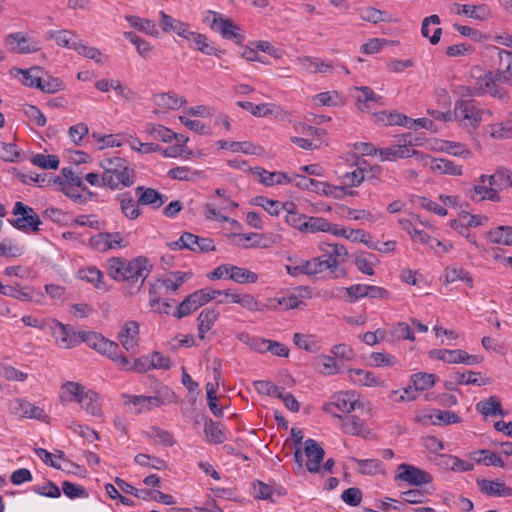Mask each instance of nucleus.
Here are the masks:
<instances>
[{"mask_svg": "<svg viewBox=\"0 0 512 512\" xmlns=\"http://www.w3.org/2000/svg\"><path fill=\"white\" fill-rule=\"evenodd\" d=\"M477 485L482 493L491 496H511L512 488L506 486L504 482L491 481L487 479H477Z\"/></svg>", "mask_w": 512, "mask_h": 512, "instance_id": "a211bd4d", "label": "nucleus"}, {"mask_svg": "<svg viewBox=\"0 0 512 512\" xmlns=\"http://www.w3.org/2000/svg\"><path fill=\"white\" fill-rule=\"evenodd\" d=\"M353 257L354 263L359 271L369 276L375 274V271L372 268V258H376L374 254H368L366 257L364 252H357L353 255Z\"/></svg>", "mask_w": 512, "mask_h": 512, "instance_id": "3c124183", "label": "nucleus"}, {"mask_svg": "<svg viewBox=\"0 0 512 512\" xmlns=\"http://www.w3.org/2000/svg\"><path fill=\"white\" fill-rule=\"evenodd\" d=\"M348 374L350 380L358 385L374 386L379 384L378 379L369 371L362 369H349Z\"/></svg>", "mask_w": 512, "mask_h": 512, "instance_id": "f704fd0d", "label": "nucleus"}, {"mask_svg": "<svg viewBox=\"0 0 512 512\" xmlns=\"http://www.w3.org/2000/svg\"><path fill=\"white\" fill-rule=\"evenodd\" d=\"M458 6V4H456ZM460 7V5H459ZM457 14L465 15L469 18L476 20H484L488 16L487 8L484 4L482 5H462L461 10H458Z\"/></svg>", "mask_w": 512, "mask_h": 512, "instance_id": "603ef678", "label": "nucleus"}, {"mask_svg": "<svg viewBox=\"0 0 512 512\" xmlns=\"http://www.w3.org/2000/svg\"><path fill=\"white\" fill-rule=\"evenodd\" d=\"M124 397L128 399L126 403L138 407V413L172 403L176 400L175 393L166 386L161 387L153 396L124 395Z\"/></svg>", "mask_w": 512, "mask_h": 512, "instance_id": "20e7f679", "label": "nucleus"}, {"mask_svg": "<svg viewBox=\"0 0 512 512\" xmlns=\"http://www.w3.org/2000/svg\"><path fill=\"white\" fill-rule=\"evenodd\" d=\"M486 181H488V186L497 188L498 192L512 187V173L507 170H498L492 175L483 174L479 177V183L484 184Z\"/></svg>", "mask_w": 512, "mask_h": 512, "instance_id": "dca6fc26", "label": "nucleus"}, {"mask_svg": "<svg viewBox=\"0 0 512 512\" xmlns=\"http://www.w3.org/2000/svg\"><path fill=\"white\" fill-rule=\"evenodd\" d=\"M318 363L322 366L320 368V372L325 375H334L340 373L343 368V364L339 363L332 356L321 355L318 358Z\"/></svg>", "mask_w": 512, "mask_h": 512, "instance_id": "c03bdc74", "label": "nucleus"}, {"mask_svg": "<svg viewBox=\"0 0 512 512\" xmlns=\"http://www.w3.org/2000/svg\"><path fill=\"white\" fill-rule=\"evenodd\" d=\"M398 471L395 479L407 482L410 485L421 486L423 484H429L433 480L428 472L413 465L405 463L400 464Z\"/></svg>", "mask_w": 512, "mask_h": 512, "instance_id": "0eeeda50", "label": "nucleus"}, {"mask_svg": "<svg viewBox=\"0 0 512 512\" xmlns=\"http://www.w3.org/2000/svg\"><path fill=\"white\" fill-rule=\"evenodd\" d=\"M375 153H378L381 161H391L397 158L405 159L409 157H416L417 160L423 163L424 166L428 165L429 155H425L418 150H411L409 148L403 147L400 143L395 146L380 148L375 150Z\"/></svg>", "mask_w": 512, "mask_h": 512, "instance_id": "423d86ee", "label": "nucleus"}, {"mask_svg": "<svg viewBox=\"0 0 512 512\" xmlns=\"http://www.w3.org/2000/svg\"><path fill=\"white\" fill-rule=\"evenodd\" d=\"M486 238L494 244L512 246V226H498L486 233Z\"/></svg>", "mask_w": 512, "mask_h": 512, "instance_id": "b1692460", "label": "nucleus"}, {"mask_svg": "<svg viewBox=\"0 0 512 512\" xmlns=\"http://www.w3.org/2000/svg\"><path fill=\"white\" fill-rule=\"evenodd\" d=\"M201 421L204 423V433L209 442L221 444L226 440V435L218 422L213 421L206 415L201 416Z\"/></svg>", "mask_w": 512, "mask_h": 512, "instance_id": "aec40b11", "label": "nucleus"}, {"mask_svg": "<svg viewBox=\"0 0 512 512\" xmlns=\"http://www.w3.org/2000/svg\"><path fill=\"white\" fill-rule=\"evenodd\" d=\"M217 296H220V292L212 288L197 290L183 299L178 305L174 316L178 319L186 317L211 300L216 299Z\"/></svg>", "mask_w": 512, "mask_h": 512, "instance_id": "7ed1b4c3", "label": "nucleus"}, {"mask_svg": "<svg viewBox=\"0 0 512 512\" xmlns=\"http://www.w3.org/2000/svg\"><path fill=\"white\" fill-rule=\"evenodd\" d=\"M217 145L221 149H229L232 152H243L246 154H255V146L249 142H236V141H226V140H219L217 141Z\"/></svg>", "mask_w": 512, "mask_h": 512, "instance_id": "37998d69", "label": "nucleus"}, {"mask_svg": "<svg viewBox=\"0 0 512 512\" xmlns=\"http://www.w3.org/2000/svg\"><path fill=\"white\" fill-rule=\"evenodd\" d=\"M138 498L143 500H154L165 505H172L175 503L174 498L158 490L142 489L139 492Z\"/></svg>", "mask_w": 512, "mask_h": 512, "instance_id": "8fccbe9b", "label": "nucleus"}, {"mask_svg": "<svg viewBox=\"0 0 512 512\" xmlns=\"http://www.w3.org/2000/svg\"><path fill=\"white\" fill-rule=\"evenodd\" d=\"M255 390L259 394L271 396V397H281L282 388L278 387L271 381L267 380H258L253 383Z\"/></svg>", "mask_w": 512, "mask_h": 512, "instance_id": "13d9d810", "label": "nucleus"}, {"mask_svg": "<svg viewBox=\"0 0 512 512\" xmlns=\"http://www.w3.org/2000/svg\"><path fill=\"white\" fill-rule=\"evenodd\" d=\"M332 404L342 412H351L358 408H363V404L356 399L355 392L345 391L333 396Z\"/></svg>", "mask_w": 512, "mask_h": 512, "instance_id": "f3484780", "label": "nucleus"}, {"mask_svg": "<svg viewBox=\"0 0 512 512\" xmlns=\"http://www.w3.org/2000/svg\"><path fill=\"white\" fill-rule=\"evenodd\" d=\"M52 334L56 342L58 344H64L66 348H72L76 346L78 342L75 338L69 336L67 326L60 322H55L52 327Z\"/></svg>", "mask_w": 512, "mask_h": 512, "instance_id": "e433bc0d", "label": "nucleus"}, {"mask_svg": "<svg viewBox=\"0 0 512 512\" xmlns=\"http://www.w3.org/2000/svg\"><path fill=\"white\" fill-rule=\"evenodd\" d=\"M321 267L320 257H315L299 266H286V270L291 276H297L298 274L312 276L321 273Z\"/></svg>", "mask_w": 512, "mask_h": 512, "instance_id": "a878e982", "label": "nucleus"}, {"mask_svg": "<svg viewBox=\"0 0 512 512\" xmlns=\"http://www.w3.org/2000/svg\"><path fill=\"white\" fill-rule=\"evenodd\" d=\"M410 381L418 391H424L434 386L435 375L431 373L418 372L411 376Z\"/></svg>", "mask_w": 512, "mask_h": 512, "instance_id": "a19ab883", "label": "nucleus"}, {"mask_svg": "<svg viewBox=\"0 0 512 512\" xmlns=\"http://www.w3.org/2000/svg\"><path fill=\"white\" fill-rule=\"evenodd\" d=\"M37 89L44 93L53 94L65 89V83L57 77L49 75L46 79L42 78L41 81L37 80Z\"/></svg>", "mask_w": 512, "mask_h": 512, "instance_id": "4c0bfd02", "label": "nucleus"}, {"mask_svg": "<svg viewBox=\"0 0 512 512\" xmlns=\"http://www.w3.org/2000/svg\"><path fill=\"white\" fill-rule=\"evenodd\" d=\"M351 460L357 463V471L362 475H375L381 470L382 463L378 459L362 460L352 457Z\"/></svg>", "mask_w": 512, "mask_h": 512, "instance_id": "ea45409f", "label": "nucleus"}, {"mask_svg": "<svg viewBox=\"0 0 512 512\" xmlns=\"http://www.w3.org/2000/svg\"><path fill=\"white\" fill-rule=\"evenodd\" d=\"M357 90L362 92V96L357 98V107L361 111H368V102L378 103L382 100V97L377 95L370 87L362 86L356 87Z\"/></svg>", "mask_w": 512, "mask_h": 512, "instance_id": "58836bf2", "label": "nucleus"}, {"mask_svg": "<svg viewBox=\"0 0 512 512\" xmlns=\"http://www.w3.org/2000/svg\"><path fill=\"white\" fill-rule=\"evenodd\" d=\"M477 86L479 89L480 96L488 93L491 96L498 98L500 100H508V93L503 88L500 87L498 84H495L493 81V78L491 76V71L485 73L483 76L478 77L477 79Z\"/></svg>", "mask_w": 512, "mask_h": 512, "instance_id": "ddd939ff", "label": "nucleus"}, {"mask_svg": "<svg viewBox=\"0 0 512 512\" xmlns=\"http://www.w3.org/2000/svg\"><path fill=\"white\" fill-rule=\"evenodd\" d=\"M8 222L20 231L31 230L33 232L39 231V226L42 224L38 215L20 216L15 219H9Z\"/></svg>", "mask_w": 512, "mask_h": 512, "instance_id": "c756f323", "label": "nucleus"}, {"mask_svg": "<svg viewBox=\"0 0 512 512\" xmlns=\"http://www.w3.org/2000/svg\"><path fill=\"white\" fill-rule=\"evenodd\" d=\"M210 27L221 34L223 38L234 40L238 45H242L244 41V36L238 33L239 27L231 19L225 18L220 14H215Z\"/></svg>", "mask_w": 512, "mask_h": 512, "instance_id": "6e6552de", "label": "nucleus"}, {"mask_svg": "<svg viewBox=\"0 0 512 512\" xmlns=\"http://www.w3.org/2000/svg\"><path fill=\"white\" fill-rule=\"evenodd\" d=\"M100 167L103 169L102 185L112 190L130 187L135 182L134 169L121 157L105 158L100 162Z\"/></svg>", "mask_w": 512, "mask_h": 512, "instance_id": "f03ea898", "label": "nucleus"}, {"mask_svg": "<svg viewBox=\"0 0 512 512\" xmlns=\"http://www.w3.org/2000/svg\"><path fill=\"white\" fill-rule=\"evenodd\" d=\"M25 116L30 120L35 122L38 127H43L46 125V117L40 111L37 106L25 104L22 109Z\"/></svg>", "mask_w": 512, "mask_h": 512, "instance_id": "338daca9", "label": "nucleus"}, {"mask_svg": "<svg viewBox=\"0 0 512 512\" xmlns=\"http://www.w3.org/2000/svg\"><path fill=\"white\" fill-rule=\"evenodd\" d=\"M330 223L322 217H308L305 220L304 233L327 232Z\"/></svg>", "mask_w": 512, "mask_h": 512, "instance_id": "864d4df0", "label": "nucleus"}, {"mask_svg": "<svg viewBox=\"0 0 512 512\" xmlns=\"http://www.w3.org/2000/svg\"><path fill=\"white\" fill-rule=\"evenodd\" d=\"M24 247L19 245L16 240L5 237L0 242V256L5 258H16L22 256Z\"/></svg>", "mask_w": 512, "mask_h": 512, "instance_id": "7c9ffc66", "label": "nucleus"}, {"mask_svg": "<svg viewBox=\"0 0 512 512\" xmlns=\"http://www.w3.org/2000/svg\"><path fill=\"white\" fill-rule=\"evenodd\" d=\"M80 278L85 280L91 284H93L96 288L106 290V286L104 282H102L103 274L96 267H90L87 269H83L79 272Z\"/></svg>", "mask_w": 512, "mask_h": 512, "instance_id": "a18cd8bd", "label": "nucleus"}, {"mask_svg": "<svg viewBox=\"0 0 512 512\" xmlns=\"http://www.w3.org/2000/svg\"><path fill=\"white\" fill-rule=\"evenodd\" d=\"M31 163L42 169L56 170L59 167L60 161L56 155L36 154L31 158Z\"/></svg>", "mask_w": 512, "mask_h": 512, "instance_id": "6e6d98bb", "label": "nucleus"}, {"mask_svg": "<svg viewBox=\"0 0 512 512\" xmlns=\"http://www.w3.org/2000/svg\"><path fill=\"white\" fill-rule=\"evenodd\" d=\"M95 351L110 358L118 367H125L128 364V358L120 353L119 345L104 336L101 337L100 346Z\"/></svg>", "mask_w": 512, "mask_h": 512, "instance_id": "4468645a", "label": "nucleus"}, {"mask_svg": "<svg viewBox=\"0 0 512 512\" xmlns=\"http://www.w3.org/2000/svg\"><path fill=\"white\" fill-rule=\"evenodd\" d=\"M153 270V264L145 256L131 260L123 257H112L107 261V273L116 281H123L125 295L133 296L139 293Z\"/></svg>", "mask_w": 512, "mask_h": 512, "instance_id": "f257e3e1", "label": "nucleus"}, {"mask_svg": "<svg viewBox=\"0 0 512 512\" xmlns=\"http://www.w3.org/2000/svg\"><path fill=\"white\" fill-rule=\"evenodd\" d=\"M229 279L239 284L255 283L258 280V275L248 269L231 265L229 268Z\"/></svg>", "mask_w": 512, "mask_h": 512, "instance_id": "473e14b6", "label": "nucleus"}, {"mask_svg": "<svg viewBox=\"0 0 512 512\" xmlns=\"http://www.w3.org/2000/svg\"><path fill=\"white\" fill-rule=\"evenodd\" d=\"M219 317V312L214 308H206L201 311L197 320H198V337L200 339L205 338L206 332H208L216 320Z\"/></svg>", "mask_w": 512, "mask_h": 512, "instance_id": "4be33fe9", "label": "nucleus"}, {"mask_svg": "<svg viewBox=\"0 0 512 512\" xmlns=\"http://www.w3.org/2000/svg\"><path fill=\"white\" fill-rule=\"evenodd\" d=\"M252 204L263 207L270 215L278 216L281 210V202L257 196L252 199Z\"/></svg>", "mask_w": 512, "mask_h": 512, "instance_id": "052dcab7", "label": "nucleus"}, {"mask_svg": "<svg viewBox=\"0 0 512 512\" xmlns=\"http://www.w3.org/2000/svg\"><path fill=\"white\" fill-rule=\"evenodd\" d=\"M12 71H15L17 74H22V84L27 87L37 88L36 83L37 80H42V74L44 72L43 68L40 66H32L28 69L22 68H13Z\"/></svg>", "mask_w": 512, "mask_h": 512, "instance_id": "c85d7f7f", "label": "nucleus"}, {"mask_svg": "<svg viewBox=\"0 0 512 512\" xmlns=\"http://www.w3.org/2000/svg\"><path fill=\"white\" fill-rule=\"evenodd\" d=\"M160 24L165 32H174L177 35L183 33L184 22L174 19L164 11H160Z\"/></svg>", "mask_w": 512, "mask_h": 512, "instance_id": "5fc2aeb1", "label": "nucleus"}, {"mask_svg": "<svg viewBox=\"0 0 512 512\" xmlns=\"http://www.w3.org/2000/svg\"><path fill=\"white\" fill-rule=\"evenodd\" d=\"M304 444V452L308 458L306 462L307 470L311 473H318L320 464L325 456V451L319 443L313 439H307Z\"/></svg>", "mask_w": 512, "mask_h": 512, "instance_id": "9d476101", "label": "nucleus"}, {"mask_svg": "<svg viewBox=\"0 0 512 512\" xmlns=\"http://www.w3.org/2000/svg\"><path fill=\"white\" fill-rule=\"evenodd\" d=\"M71 49H74L75 51H77L78 54L86 58L93 59L96 62H100L101 52L99 49L95 47H88L79 41H73L71 44Z\"/></svg>", "mask_w": 512, "mask_h": 512, "instance_id": "774afa93", "label": "nucleus"}, {"mask_svg": "<svg viewBox=\"0 0 512 512\" xmlns=\"http://www.w3.org/2000/svg\"><path fill=\"white\" fill-rule=\"evenodd\" d=\"M294 184L302 190H310L312 192L323 194L325 196H331L334 198L340 197L337 194L338 186H333L326 182H320L303 175H294Z\"/></svg>", "mask_w": 512, "mask_h": 512, "instance_id": "1a4fd4ad", "label": "nucleus"}, {"mask_svg": "<svg viewBox=\"0 0 512 512\" xmlns=\"http://www.w3.org/2000/svg\"><path fill=\"white\" fill-rule=\"evenodd\" d=\"M169 275L172 276L173 279L171 277H168L160 280V282L167 290L176 292L183 283H185L193 276V273L174 271L170 272Z\"/></svg>", "mask_w": 512, "mask_h": 512, "instance_id": "72a5a7b5", "label": "nucleus"}, {"mask_svg": "<svg viewBox=\"0 0 512 512\" xmlns=\"http://www.w3.org/2000/svg\"><path fill=\"white\" fill-rule=\"evenodd\" d=\"M429 418L434 425H450L461 422L460 417L455 412L440 409H433Z\"/></svg>", "mask_w": 512, "mask_h": 512, "instance_id": "c9c22d12", "label": "nucleus"}, {"mask_svg": "<svg viewBox=\"0 0 512 512\" xmlns=\"http://www.w3.org/2000/svg\"><path fill=\"white\" fill-rule=\"evenodd\" d=\"M146 132L154 139L161 140L165 143L171 142L175 137V132L160 124H149Z\"/></svg>", "mask_w": 512, "mask_h": 512, "instance_id": "79ce46f5", "label": "nucleus"}, {"mask_svg": "<svg viewBox=\"0 0 512 512\" xmlns=\"http://www.w3.org/2000/svg\"><path fill=\"white\" fill-rule=\"evenodd\" d=\"M78 403L81 405L82 409L86 411L87 414L96 417L102 415L99 396L94 391H86V393L78 399Z\"/></svg>", "mask_w": 512, "mask_h": 512, "instance_id": "412c9836", "label": "nucleus"}, {"mask_svg": "<svg viewBox=\"0 0 512 512\" xmlns=\"http://www.w3.org/2000/svg\"><path fill=\"white\" fill-rule=\"evenodd\" d=\"M47 39H55L56 44L58 46H63L67 48H71V44L74 41L73 38L76 35L69 30H60V31H48L46 33Z\"/></svg>", "mask_w": 512, "mask_h": 512, "instance_id": "4d7b16f0", "label": "nucleus"}, {"mask_svg": "<svg viewBox=\"0 0 512 512\" xmlns=\"http://www.w3.org/2000/svg\"><path fill=\"white\" fill-rule=\"evenodd\" d=\"M251 171L259 177V181L265 186L278 185L283 182L294 183V177H289L284 172H268L261 167H255Z\"/></svg>", "mask_w": 512, "mask_h": 512, "instance_id": "2eb2a0df", "label": "nucleus"}, {"mask_svg": "<svg viewBox=\"0 0 512 512\" xmlns=\"http://www.w3.org/2000/svg\"><path fill=\"white\" fill-rule=\"evenodd\" d=\"M124 37L136 46L137 52L139 53L140 56H142L143 58L149 57L153 48L147 41L139 37L133 31L125 32Z\"/></svg>", "mask_w": 512, "mask_h": 512, "instance_id": "de8ad7c7", "label": "nucleus"}, {"mask_svg": "<svg viewBox=\"0 0 512 512\" xmlns=\"http://www.w3.org/2000/svg\"><path fill=\"white\" fill-rule=\"evenodd\" d=\"M154 102L160 107L175 110L183 106L186 103V100L183 97H179L174 92H167L155 95Z\"/></svg>", "mask_w": 512, "mask_h": 512, "instance_id": "cd10ccee", "label": "nucleus"}, {"mask_svg": "<svg viewBox=\"0 0 512 512\" xmlns=\"http://www.w3.org/2000/svg\"><path fill=\"white\" fill-rule=\"evenodd\" d=\"M200 175L199 171H192L189 167L179 166L168 171V176L180 181H192Z\"/></svg>", "mask_w": 512, "mask_h": 512, "instance_id": "bf43d9fd", "label": "nucleus"}, {"mask_svg": "<svg viewBox=\"0 0 512 512\" xmlns=\"http://www.w3.org/2000/svg\"><path fill=\"white\" fill-rule=\"evenodd\" d=\"M19 287H20L19 284L13 286V285H4L1 283L0 284V293L4 296H9V297L21 300V301H31L32 296L27 292L21 291L19 289Z\"/></svg>", "mask_w": 512, "mask_h": 512, "instance_id": "0e129e2a", "label": "nucleus"}, {"mask_svg": "<svg viewBox=\"0 0 512 512\" xmlns=\"http://www.w3.org/2000/svg\"><path fill=\"white\" fill-rule=\"evenodd\" d=\"M334 417L342 420V428L345 433L355 436L364 435V423L358 416H342L340 414H334Z\"/></svg>", "mask_w": 512, "mask_h": 512, "instance_id": "bb28decb", "label": "nucleus"}, {"mask_svg": "<svg viewBox=\"0 0 512 512\" xmlns=\"http://www.w3.org/2000/svg\"><path fill=\"white\" fill-rule=\"evenodd\" d=\"M469 197L473 201L490 200L493 202H499L501 200L497 188L485 186L482 183L474 185L469 191Z\"/></svg>", "mask_w": 512, "mask_h": 512, "instance_id": "5701e85b", "label": "nucleus"}, {"mask_svg": "<svg viewBox=\"0 0 512 512\" xmlns=\"http://www.w3.org/2000/svg\"><path fill=\"white\" fill-rule=\"evenodd\" d=\"M430 168L432 171H439L442 174L460 176L462 175V166L456 165L453 161L447 159L430 158Z\"/></svg>", "mask_w": 512, "mask_h": 512, "instance_id": "393cba45", "label": "nucleus"}, {"mask_svg": "<svg viewBox=\"0 0 512 512\" xmlns=\"http://www.w3.org/2000/svg\"><path fill=\"white\" fill-rule=\"evenodd\" d=\"M194 43L196 44L197 49L206 55H215L220 57L221 54L224 53V50L217 49L212 43L208 42V39L204 34L199 33L198 36H196Z\"/></svg>", "mask_w": 512, "mask_h": 512, "instance_id": "e2e57ef3", "label": "nucleus"}, {"mask_svg": "<svg viewBox=\"0 0 512 512\" xmlns=\"http://www.w3.org/2000/svg\"><path fill=\"white\" fill-rule=\"evenodd\" d=\"M485 113L491 115L489 110L485 111L476 108L472 100H458L455 104L453 115L455 120H468L469 124L476 129L482 120V115Z\"/></svg>", "mask_w": 512, "mask_h": 512, "instance_id": "39448f33", "label": "nucleus"}, {"mask_svg": "<svg viewBox=\"0 0 512 512\" xmlns=\"http://www.w3.org/2000/svg\"><path fill=\"white\" fill-rule=\"evenodd\" d=\"M135 194L139 204L150 205L153 209L160 208L168 199L166 195L159 193L156 189L145 186L136 187Z\"/></svg>", "mask_w": 512, "mask_h": 512, "instance_id": "9b49d317", "label": "nucleus"}, {"mask_svg": "<svg viewBox=\"0 0 512 512\" xmlns=\"http://www.w3.org/2000/svg\"><path fill=\"white\" fill-rule=\"evenodd\" d=\"M478 375H479V373L473 372V371H468L467 373L457 372V373H455L454 378H455L456 383L459 385L473 384V385L482 386V385H486L489 383L488 378L479 380L477 377Z\"/></svg>", "mask_w": 512, "mask_h": 512, "instance_id": "680f3d73", "label": "nucleus"}, {"mask_svg": "<svg viewBox=\"0 0 512 512\" xmlns=\"http://www.w3.org/2000/svg\"><path fill=\"white\" fill-rule=\"evenodd\" d=\"M4 45L13 53L27 54L37 51L36 47L30 46V39L23 32H15L7 35Z\"/></svg>", "mask_w": 512, "mask_h": 512, "instance_id": "f8f14e48", "label": "nucleus"}, {"mask_svg": "<svg viewBox=\"0 0 512 512\" xmlns=\"http://www.w3.org/2000/svg\"><path fill=\"white\" fill-rule=\"evenodd\" d=\"M476 409L484 416L504 415L500 401L496 396H490L486 401L476 404Z\"/></svg>", "mask_w": 512, "mask_h": 512, "instance_id": "2f4dec72", "label": "nucleus"}, {"mask_svg": "<svg viewBox=\"0 0 512 512\" xmlns=\"http://www.w3.org/2000/svg\"><path fill=\"white\" fill-rule=\"evenodd\" d=\"M360 17L362 20L371 22V23H379V22H390V15L385 12L378 10L373 7H367L361 10Z\"/></svg>", "mask_w": 512, "mask_h": 512, "instance_id": "49530a36", "label": "nucleus"}, {"mask_svg": "<svg viewBox=\"0 0 512 512\" xmlns=\"http://www.w3.org/2000/svg\"><path fill=\"white\" fill-rule=\"evenodd\" d=\"M126 20L129 22L131 27L146 32L147 34L153 35L156 32L154 23L148 19H143L137 16H126Z\"/></svg>", "mask_w": 512, "mask_h": 512, "instance_id": "69168bd1", "label": "nucleus"}, {"mask_svg": "<svg viewBox=\"0 0 512 512\" xmlns=\"http://www.w3.org/2000/svg\"><path fill=\"white\" fill-rule=\"evenodd\" d=\"M117 200H119L121 212L126 218L135 220L141 215L138 199L134 200L130 193L119 194Z\"/></svg>", "mask_w": 512, "mask_h": 512, "instance_id": "6ab92c4d", "label": "nucleus"}, {"mask_svg": "<svg viewBox=\"0 0 512 512\" xmlns=\"http://www.w3.org/2000/svg\"><path fill=\"white\" fill-rule=\"evenodd\" d=\"M192 238H194V239H191V241H188L189 246H190V247H188V250L193 251V252H198V253H204V252L216 250V247L213 244L212 239L199 237L194 234H192Z\"/></svg>", "mask_w": 512, "mask_h": 512, "instance_id": "09e8293b", "label": "nucleus"}]
</instances>
